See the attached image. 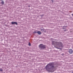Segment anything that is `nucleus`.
<instances>
[{
    "label": "nucleus",
    "instance_id": "8",
    "mask_svg": "<svg viewBox=\"0 0 73 73\" xmlns=\"http://www.w3.org/2000/svg\"><path fill=\"white\" fill-rule=\"evenodd\" d=\"M1 4H2V5H4V2L3 1H2L1 2Z\"/></svg>",
    "mask_w": 73,
    "mask_h": 73
},
{
    "label": "nucleus",
    "instance_id": "14",
    "mask_svg": "<svg viewBox=\"0 0 73 73\" xmlns=\"http://www.w3.org/2000/svg\"><path fill=\"white\" fill-rule=\"evenodd\" d=\"M62 56H64V54L63 53H62Z\"/></svg>",
    "mask_w": 73,
    "mask_h": 73
},
{
    "label": "nucleus",
    "instance_id": "17",
    "mask_svg": "<svg viewBox=\"0 0 73 73\" xmlns=\"http://www.w3.org/2000/svg\"><path fill=\"white\" fill-rule=\"evenodd\" d=\"M28 7H30V5H29V6H28Z\"/></svg>",
    "mask_w": 73,
    "mask_h": 73
},
{
    "label": "nucleus",
    "instance_id": "2",
    "mask_svg": "<svg viewBox=\"0 0 73 73\" xmlns=\"http://www.w3.org/2000/svg\"><path fill=\"white\" fill-rule=\"evenodd\" d=\"M52 43L53 45H54V47L56 48H57V49H60L61 48H59V47H61V48H63L64 47L63 44L62 43V42H56L55 41H52Z\"/></svg>",
    "mask_w": 73,
    "mask_h": 73
},
{
    "label": "nucleus",
    "instance_id": "16",
    "mask_svg": "<svg viewBox=\"0 0 73 73\" xmlns=\"http://www.w3.org/2000/svg\"><path fill=\"white\" fill-rule=\"evenodd\" d=\"M64 31H66V30H64Z\"/></svg>",
    "mask_w": 73,
    "mask_h": 73
},
{
    "label": "nucleus",
    "instance_id": "11",
    "mask_svg": "<svg viewBox=\"0 0 73 73\" xmlns=\"http://www.w3.org/2000/svg\"><path fill=\"white\" fill-rule=\"evenodd\" d=\"M29 46H31V43L30 42H29Z\"/></svg>",
    "mask_w": 73,
    "mask_h": 73
},
{
    "label": "nucleus",
    "instance_id": "15",
    "mask_svg": "<svg viewBox=\"0 0 73 73\" xmlns=\"http://www.w3.org/2000/svg\"><path fill=\"white\" fill-rule=\"evenodd\" d=\"M40 16H44V15H40Z\"/></svg>",
    "mask_w": 73,
    "mask_h": 73
},
{
    "label": "nucleus",
    "instance_id": "19",
    "mask_svg": "<svg viewBox=\"0 0 73 73\" xmlns=\"http://www.w3.org/2000/svg\"><path fill=\"white\" fill-rule=\"evenodd\" d=\"M1 0V1H2V0Z\"/></svg>",
    "mask_w": 73,
    "mask_h": 73
},
{
    "label": "nucleus",
    "instance_id": "9",
    "mask_svg": "<svg viewBox=\"0 0 73 73\" xmlns=\"http://www.w3.org/2000/svg\"><path fill=\"white\" fill-rule=\"evenodd\" d=\"M37 31H35L33 32V33H37Z\"/></svg>",
    "mask_w": 73,
    "mask_h": 73
},
{
    "label": "nucleus",
    "instance_id": "1",
    "mask_svg": "<svg viewBox=\"0 0 73 73\" xmlns=\"http://www.w3.org/2000/svg\"><path fill=\"white\" fill-rule=\"evenodd\" d=\"M45 68L49 72H52L54 71V63H52L48 64L45 67Z\"/></svg>",
    "mask_w": 73,
    "mask_h": 73
},
{
    "label": "nucleus",
    "instance_id": "18",
    "mask_svg": "<svg viewBox=\"0 0 73 73\" xmlns=\"http://www.w3.org/2000/svg\"><path fill=\"white\" fill-rule=\"evenodd\" d=\"M72 16H73V14H72Z\"/></svg>",
    "mask_w": 73,
    "mask_h": 73
},
{
    "label": "nucleus",
    "instance_id": "7",
    "mask_svg": "<svg viewBox=\"0 0 73 73\" xmlns=\"http://www.w3.org/2000/svg\"><path fill=\"white\" fill-rule=\"evenodd\" d=\"M66 27H67L66 26H63L62 29H66Z\"/></svg>",
    "mask_w": 73,
    "mask_h": 73
},
{
    "label": "nucleus",
    "instance_id": "5",
    "mask_svg": "<svg viewBox=\"0 0 73 73\" xmlns=\"http://www.w3.org/2000/svg\"><path fill=\"white\" fill-rule=\"evenodd\" d=\"M11 24L12 25H18V23H17V22H12L11 23Z\"/></svg>",
    "mask_w": 73,
    "mask_h": 73
},
{
    "label": "nucleus",
    "instance_id": "6",
    "mask_svg": "<svg viewBox=\"0 0 73 73\" xmlns=\"http://www.w3.org/2000/svg\"><path fill=\"white\" fill-rule=\"evenodd\" d=\"M37 33H38V35H40L41 34V33L40 31H38L37 32Z\"/></svg>",
    "mask_w": 73,
    "mask_h": 73
},
{
    "label": "nucleus",
    "instance_id": "13",
    "mask_svg": "<svg viewBox=\"0 0 73 73\" xmlns=\"http://www.w3.org/2000/svg\"><path fill=\"white\" fill-rule=\"evenodd\" d=\"M0 71H1V72H3V70L0 69Z\"/></svg>",
    "mask_w": 73,
    "mask_h": 73
},
{
    "label": "nucleus",
    "instance_id": "4",
    "mask_svg": "<svg viewBox=\"0 0 73 73\" xmlns=\"http://www.w3.org/2000/svg\"><path fill=\"white\" fill-rule=\"evenodd\" d=\"M68 52L70 54H72L73 53V50L72 49H70L69 50Z\"/></svg>",
    "mask_w": 73,
    "mask_h": 73
},
{
    "label": "nucleus",
    "instance_id": "10",
    "mask_svg": "<svg viewBox=\"0 0 73 73\" xmlns=\"http://www.w3.org/2000/svg\"><path fill=\"white\" fill-rule=\"evenodd\" d=\"M41 30L42 32H44V30H45V29H41Z\"/></svg>",
    "mask_w": 73,
    "mask_h": 73
},
{
    "label": "nucleus",
    "instance_id": "3",
    "mask_svg": "<svg viewBox=\"0 0 73 73\" xmlns=\"http://www.w3.org/2000/svg\"><path fill=\"white\" fill-rule=\"evenodd\" d=\"M39 48H41V49H45L46 48V46L45 45H44L42 44H40L39 46Z\"/></svg>",
    "mask_w": 73,
    "mask_h": 73
},
{
    "label": "nucleus",
    "instance_id": "12",
    "mask_svg": "<svg viewBox=\"0 0 73 73\" xmlns=\"http://www.w3.org/2000/svg\"><path fill=\"white\" fill-rule=\"evenodd\" d=\"M51 1H52V3H53V2H54V1H54V0H51Z\"/></svg>",
    "mask_w": 73,
    "mask_h": 73
},
{
    "label": "nucleus",
    "instance_id": "20",
    "mask_svg": "<svg viewBox=\"0 0 73 73\" xmlns=\"http://www.w3.org/2000/svg\"><path fill=\"white\" fill-rule=\"evenodd\" d=\"M44 32L45 33L46 32L45 31H44Z\"/></svg>",
    "mask_w": 73,
    "mask_h": 73
}]
</instances>
